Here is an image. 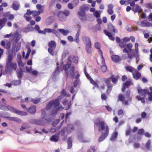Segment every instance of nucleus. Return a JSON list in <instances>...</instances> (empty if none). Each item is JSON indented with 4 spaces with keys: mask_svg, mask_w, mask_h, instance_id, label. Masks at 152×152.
I'll return each mask as SVG.
<instances>
[{
    "mask_svg": "<svg viewBox=\"0 0 152 152\" xmlns=\"http://www.w3.org/2000/svg\"><path fill=\"white\" fill-rule=\"evenodd\" d=\"M17 68V64L16 63L13 62H6L5 71L3 72V69H1L0 77L2 75H5L6 73H11L12 70L16 71Z\"/></svg>",
    "mask_w": 152,
    "mask_h": 152,
    "instance_id": "nucleus-1",
    "label": "nucleus"
},
{
    "mask_svg": "<svg viewBox=\"0 0 152 152\" xmlns=\"http://www.w3.org/2000/svg\"><path fill=\"white\" fill-rule=\"evenodd\" d=\"M98 127L99 130L104 134L108 135L109 134V128L108 125L104 121H99L96 123Z\"/></svg>",
    "mask_w": 152,
    "mask_h": 152,
    "instance_id": "nucleus-2",
    "label": "nucleus"
},
{
    "mask_svg": "<svg viewBox=\"0 0 152 152\" xmlns=\"http://www.w3.org/2000/svg\"><path fill=\"white\" fill-rule=\"evenodd\" d=\"M63 69L66 71V74L67 76H70L72 77H74L75 73L74 66H71L70 64L68 63L63 66Z\"/></svg>",
    "mask_w": 152,
    "mask_h": 152,
    "instance_id": "nucleus-3",
    "label": "nucleus"
},
{
    "mask_svg": "<svg viewBox=\"0 0 152 152\" xmlns=\"http://www.w3.org/2000/svg\"><path fill=\"white\" fill-rule=\"evenodd\" d=\"M70 14L69 11L67 10H64L63 11H60L58 13V15L59 20L62 21H65L67 17Z\"/></svg>",
    "mask_w": 152,
    "mask_h": 152,
    "instance_id": "nucleus-4",
    "label": "nucleus"
},
{
    "mask_svg": "<svg viewBox=\"0 0 152 152\" xmlns=\"http://www.w3.org/2000/svg\"><path fill=\"white\" fill-rule=\"evenodd\" d=\"M101 83L100 84V86L99 88L101 90H104L106 86L110 85V78H103L101 79Z\"/></svg>",
    "mask_w": 152,
    "mask_h": 152,
    "instance_id": "nucleus-5",
    "label": "nucleus"
},
{
    "mask_svg": "<svg viewBox=\"0 0 152 152\" xmlns=\"http://www.w3.org/2000/svg\"><path fill=\"white\" fill-rule=\"evenodd\" d=\"M60 105V103L58 99H56L54 101H51L46 107V109L47 110H49L54 107V109L56 108H57Z\"/></svg>",
    "mask_w": 152,
    "mask_h": 152,
    "instance_id": "nucleus-6",
    "label": "nucleus"
},
{
    "mask_svg": "<svg viewBox=\"0 0 152 152\" xmlns=\"http://www.w3.org/2000/svg\"><path fill=\"white\" fill-rule=\"evenodd\" d=\"M29 122L31 123L36 125L44 126L45 125V122L42 120H37L32 119L29 121Z\"/></svg>",
    "mask_w": 152,
    "mask_h": 152,
    "instance_id": "nucleus-7",
    "label": "nucleus"
},
{
    "mask_svg": "<svg viewBox=\"0 0 152 152\" xmlns=\"http://www.w3.org/2000/svg\"><path fill=\"white\" fill-rule=\"evenodd\" d=\"M136 24L142 27H150L152 26L151 23L145 20H144L140 23V21L136 22Z\"/></svg>",
    "mask_w": 152,
    "mask_h": 152,
    "instance_id": "nucleus-8",
    "label": "nucleus"
},
{
    "mask_svg": "<svg viewBox=\"0 0 152 152\" xmlns=\"http://www.w3.org/2000/svg\"><path fill=\"white\" fill-rule=\"evenodd\" d=\"M77 16L82 21H86L87 18L85 12L79 11L77 13Z\"/></svg>",
    "mask_w": 152,
    "mask_h": 152,
    "instance_id": "nucleus-9",
    "label": "nucleus"
},
{
    "mask_svg": "<svg viewBox=\"0 0 152 152\" xmlns=\"http://www.w3.org/2000/svg\"><path fill=\"white\" fill-rule=\"evenodd\" d=\"M139 46V44L137 43H136L135 44L134 47L135 49L134 51L135 52L134 57L136 58V61L137 62H138L140 61V54L138 53L139 49L138 47Z\"/></svg>",
    "mask_w": 152,
    "mask_h": 152,
    "instance_id": "nucleus-10",
    "label": "nucleus"
},
{
    "mask_svg": "<svg viewBox=\"0 0 152 152\" xmlns=\"http://www.w3.org/2000/svg\"><path fill=\"white\" fill-rule=\"evenodd\" d=\"M138 94L141 96H145V95L148 93L149 90L147 89H142L139 86L137 88Z\"/></svg>",
    "mask_w": 152,
    "mask_h": 152,
    "instance_id": "nucleus-11",
    "label": "nucleus"
},
{
    "mask_svg": "<svg viewBox=\"0 0 152 152\" xmlns=\"http://www.w3.org/2000/svg\"><path fill=\"white\" fill-rule=\"evenodd\" d=\"M94 46L95 48L98 50L99 53V54L101 56L102 58V62L103 63H104V59L102 55V52L100 49V44L98 42H96L94 44Z\"/></svg>",
    "mask_w": 152,
    "mask_h": 152,
    "instance_id": "nucleus-12",
    "label": "nucleus"
},
{
    "mask_svg": "<svg viewBox=\"0 0 152 152\" xmlns=\"http://www.w3.org/2000/svg\"><path fill=\"white\" fill-rule=\"evenodd\" d=\"M85 73L87 78L90 80L91 83L94 86L97 88H99V86L98 84L96 83L95 81H94L90 77V76L85 71Z\"/></svg>",
    "mask_w": 152,
    "mask_h": 152,
    "instance_id": "nucleus-13",
    "label": "nucleus"
},
{
    "mask_svg": "<svg viewBox=\"0 0 152 152\" xmlns=\"http://www.w3.org/2000/svg\"><path fill=\"white\" fill-rule=\"evenodd\" d=\"M126 45V48H125L123 49V52L128 53L129 51H131L133 45L132 43H129Z\"/></svg>",
    "mask_w": 152,
    "mask_h": 152,
    "instance_id": "nucleus-14",
    "label": "nucleus"
},
{
    "mask_svg": "<svg viewBox=\"0 0 152 152\" xmlns=\"http://www.w3.org/2000/svg\"><path fill=\"white\" fill-rule=\"evenodd\" d=\"M132 75L133 78L137 80H139L141 76V73L136 69L135 70V71L133 73Z\"/></svg>",
    "mask_w": 152,
    "mask_h": 152,
    "instance_id": "nucleus-15",
    "label": "nucleus"
},
{
    "mask_svg": "<svg viewBox=\"0 0 152 152\" xmlns=\"http://www.w3.org/2000/svg\"><path fill=\"white\" fill-rule=\"evenodd\" d=\"M82 40L83 42L86 44V46L91 45L90 39L88 37H82Z\"/></svg>",
    "mask_w": 152,
    "mask_h": 152,
    "instance_id": "nucleus-16",
    "label": "nucleus"
},
{
    "mask_svg": "<svg viewBox=\"0 0 152 152\" xmlns=\"http://www.w3.org/2000/svg\"><path fill=\"white\" fill-rule=\"evenodd\" d=\"M12 37L14 38H15V41L16 43H17L21 38V36L17 31H15L12 35Z\"/></svg>",
    "mask_w": 152,
    "mask_h": 152,
    "instance_id": "nucleus-17",
    "label": "nucleus"
},
{
    "mask_svg": "<svg viewBox=\"0 0 152 152\" xmlns=\"http://www.w3.org/2000/svg\"><path fill=\"white\" fill-rule=\"evenodd\" d=\"M68 60L70 62H73L75 63H77L78 58L74 55H72L69 56L68 58Z\"/></svg>",
    "mask_w": 152,
    "mask_h": 152,
    "instance_id": "nucleus-18",
    "label": "nucleus"
},
{
    "mask_svg": "<svg viewBox=\"0 0 152 152\" xmlns=\"http://www.w3.org/2000/svg\"><path fill=\"white\" fill-rule=\"evenodd\" d=\"M20 7V5L19 3L17 1H15L12 3V8L15 11L18 10Z\"/></svg>",
    "mask_w": 152,
    "mask_h": 152,
    "instance_id": "nucleus-19",
    "label": "nucleus"
},
{
    "mask_svg": "<svg viewBox=\"0 0 152 152\" xmlns=\"http://www.w3.org/2000/svg\"><path fill=\"white\" fill-rule=\"evenodd\" d=\"M27 110L30 113L34 114L35 113L36 111V107L35 105L31 106Z\"/></svg>",
    "mask_w": 152,
    "mask_h": 152,
    "instance_id": "nucleus-20",
    "label": "nucleus"
},
{
    "mask_svg": "<svg viewBox=\"0 0 152 152\" xmlns=\"http://www.w3.org/2000/svg\"><path fill=\"white\" fill-rule=\"evenodd\" d=\"M64 109L63 107L61 106H58L57 108H56L51 113V115H55L57 114V111L58 110H62Z\"/></svg>",
    "mask_w": 152,
    "mask_h": 152,
    "instance_id": "nucleus-21",
    "label": "nucleus"
},
{
    "mask_svg": "<svg viewBox=\"0 0 152 152\" xmlns=\"http://www.w3.org/2000/svg\"><path fill=\"white\" fill-rule=\"evenodd\" d=\"M111 58L113 61L117 62L120 61L121 59L120 57L118 55H113L111 56Z\"/></svg>",
    "mask_w": 152,
    "mask_h": 152,
    "instance_id": "nucleus-22",
    "label": "nucleus"
},
{
    "mask_svg": "<svg viewBox=\"0 0 152 152\" xmlns=\"http://www.w3.org/2000/svg\"><path fill=\"white\" fill-rule=\"evenodd\" d=\"M51 141L54 142H57L58 140V134H55L52 136L50 138Z\"/></svg>",
    "mask_w": 152,
    "mask_h": 152,
    "instance_id": "nucleus-23",
    "label": "nucleus"
},
{
    "mask_svg": "<svg viewBox=\"0 0 152 152\" xmlns=\"http://www.w3.org/2000/svg\"><path fill=\"white\" fill-rule=\"evenodd\" d=\"M125 69L126 71L132 72V74L136 70L135 69L130 66H128L125 67Z\"/></svg>",
    "mask_w": 152,
    "mask_h": 152,
    "instance_id": "nucleus-24",
    "label": "nucleus"
},
{
    "mask_svg": "<svg viewBox=\"0 0 152 152\" xmlns=\"http://www.w3.org/2000/svg\"><path fill=\"white\" fill-rule=\"evenodd\" d=\"M6 118L10 121H15L18 122H20L21 121L20 119L15 117H6Z\"/></svg>",
    "mask_w": 152,
    "mask_h": 152,
    "instance_id": "nucleus-25",
    "label": "nucleus"
},
{
    "mask_svg": "<svg viewBox=\"0 0 152 152\" xmlns=\"http://www.w3.org/2000/svg\"><path fill=\"white\" fill-rule=\"evenodd\" d=\"M48 45L50 48L55 49L56 47V44L54 41H51L48 43Z\"/></svg>",
    "mask_w": 152,
    "mask_h": 152,
    "instance_id": "nucleus-26",
    "label": "nucleus"
},
{
    "mask_svg": "<svg viewBox=\"0 0 152 152\" xmlns=\"http://www.w3.org/2000/svg\"><path fill=\"white\" fill-rule=\"evenodd\" d=\"M119 77H119L118 76H117L115 77L114 75H113L112 76L110 79H111V80L113 83L115 84L117 82L118 79Z\"/></svg>",
    "mask_w": 152,
    "mask_h": 152,
    "instance_id": "nucleus-27",
    "label": "nucleus"
},
{
    "mask_svg": "<svg viewBox=\"0 0 152 152\" xmlns=\"http://www.w3.org/2000/svg\"><path fill=\"white\" fill-rule=\"evenodd\" d=\"M104 31L105 34L108 37H109V39H111L112 40H114L115 38L114 37L112 36L111 33L107 32L106 30H104Z\"/></svg>",
    "mask_w": 152,
    "mask_h": 152,
    "instance_id": "nucleus-28",
    "label": "nucleus"
},
{
    "mask_svg": "<svg viewBox=\"0 0 152 152\" xmlns=\"http://www.w3.org/2000/svg\"><path fill=\"white\" fill-rule=\"evenodd\" d=\"M108 29L110 31L115 32L116 31V30L115 29L114 26L111 24H109L108 25Z\"/></svg>",
    "mask_w": 152,
    "mask_h": 152,
    "instance_id": "nucleus-29",
    "label": "nucleus"
},
{
    "mask_svg": "<svg viewBox=\"0 0 152 152\" xmlns=\"http://www.w3.org/2000/svg\"><path fill=\"white\" fill-rule=\"evenodd\" d=\"M134 12H138L141 13L142 12V10L141 7L138 5H136V7L134 10H133Z\"/></svg>",
    "mask_w": 152,
    "mask_h": 152,
    "instance_id": "nucleus-30",
    "label": "nucleus"
},
{
    "mask_svg": "<svg viewBox=\"0 0 152 152\" xmlns=\"http://www.w3.org/2000/svg\"><path fill=\"white\" fill-rule=\"evenodd\" d=\"M118 133L116 132H114L111 134L110 140H113L115 139L117 137Z\"/></svg>",
    "mask_w": 152,
    "mask_h": 152,
    "instance_id": "nucleus-31",
    "label": "nucleus"
},
{
    "mask_svg": "<svg viewBox=\"0 0 152 152\" xmlns=\"http://www.w3.org/2000/svg\"><path fill=\"white\" fill-rule=\"evenodd\" d=\"M44 7V6H42L41 4H37L36 5V7L39 10V11L40 12H41V13H43L44 12V11L42 9V8Z\"/></svg>",
    "mask_w": 152,
    "mask_h": 152,
    "instance_id": "nucleus-32",
    "label": "nucleus"
},
{
    "mask_svg": "<svg viewBox=\"0 0 152 152\" xmlns=\"http://www.w3.org/2000/svg\"><path fill=\"white\" fill-rule=\"evenodd\" d=\"M72 138L71 137H69L68 139V148L70 149L72 148Z\"/></svg>",
    "mask_w": 152,
    "mask_h": 152,
    "instance_id": "nucleus-33",
    "label": "nucleus"
},
{
    "mask_svg": "<svg viewBox=\"0 0 152 152\" xmlns=\"http://www.w3.org/2000/svg\"><path fill=\"white\" fill-rule=\"evenodd\" d=\"M6 107L8 109V110H10L12 112L15 113H16V111L17 110H16L14 107L10 106H7Z\"/></svg>",
    "mask_w": 152,
    "mask_h": 152,
    "instance_id": "nucleus-34",
    "label": "nucleus"
},
{
    "mask_svg": "<svg viewBox=\"0 0 152 152\" xmlns=\"http://www.w3.org/2000/svg\"><path fill=\"white\" fill-rule=\"evenodd\" d=\"M13 59V57L11 53L9 54L8 55V57L6 62H12V61Z\"/></svg>",
    "mask_w": 152,
    "mask_h": 152,
    "instance_id": "nucleus-35",
    "label": "nucleus"
},
{
    "mask_svg": "<svg viewBox=\"0 0 152 152\" xmlns=\"http://www.w3.org/2000/svg\"><path fill=\"white\" fill-rule=\"evenodd\" d=\"M16 113L21 115H28V113L27 112L21 111L19 110L16 111Z\"/></svg>",
    "mask_w": 152,
    "mask_h": 152,
    "instance_id": "nucleus-36",
    "label": "nucleus"
},
{
    "mask_svg": "<svg viewBox=\"0 0 152 152\" xmlns=\"http://www.w3.org/2000/svg\"><path fill=\"white\" fill-rule=\"evenodd\" d=\"M107 89L106 93L107 94H109L111 91L112 89V86L111 84L107 86Z\"/></svg>",
    "mask_w": 152,
    "mask_h": 152,
    "instance_id": "nucleus-37",
    "label": "nucleus"
},
{
    "mask_svg": "<svg viewBox=\"0 0 152 152\" xmlns=\"http://www.w3.org/2000/svg\"><path fill=\"white\" fill-rule=\"evenodd\" d=\"M58 31L61 33H62L64 35H66L68 33H69V31L68 30H65L63 29H58Z\"/></svg>",
    "mask_w": 152,
    "mask_h": 152,
    "instance_id": "nucleus-38",
    "label": "nucleus"
},
{
    "mask_svg": "<svg viewBox=\"0 0 152 152\" xmlns=\"http://www.w3.org/2000/svg\"><path fill=\"white\" fill-rule=\"evenodd\" d=\"M101 13L100 11L96 10L93 12V15L96 18H98L100 17Z\"/></svg>",
    "mask_w": 152,
    "mask_h": 152,
    "instance_id": "nucleus-39",
    "label": "nucleus"
},
{
    "mask_svg": "<svg viewBox=\"0 0 152 152\" xmlns=\"http://www.w3.org/2000/svg\"><path fill=\"white\" fill-rule=\"evenodd\" d=\"M7 18H4L0 20V24L4 26L5 25V23L7 21Z\"/></svg>",
    "mask_w": 152,
    "mask_h": 152,
    "instance_id": "nucleus-40",
    "label": "nucleus"
},
{
    "mask_svg": "<svg viewBox=\"0 0 152 152\" xmlns=\"http://www.w3.org/2000/svg\"><path fill=\"white\" fill-rule=\"evenodd\" d=\"M105 134H104L103 133H102V135L99 138L98 140V141L99 142H101L107 136Z\"/></svg>",
    "mask_w": 152,
    "mask_h": 152,
    "instance_id": "nucleus-41",
    "label": "nucleus"
},
{
    "mask_svg": "<svg viewBox=\"0 0 152 152\" xmlns=\"http://www.w3.org/2000/svg\"><path fill=\"white\" fill-rule=\"evenodd\" d=\"M12 83L14 86L18 85L21 83L20 80L19 79V80H14L12 81Z\"/></svg>",
    "mask_w": 152,
    "mask_h": 152,
    "instance_id": "nucleus-42",
    "label": "nucleus"
},
{
    "mask_svg": "<svg viewBox=\"0 0 152 152\" xmlns=\"http://www.w3.org/2000/svg\"><path fill=\"white\" fill-rule=\"evenodd\" d=\"M41 13V12H40L37 11H32V14L33 16H37L39 15L40 13Z\"/></svg>",
    "mask_w": 152,
    "mask_h": 152,
    "instance_id": "nucleus-43",
    "label": "nucleus"
},
{
    "mask_svg": "<svg viewBox=\"0 0 152 152\" xmlns=\"http://www.w3.org/2000/svg\"><path fill=\"white\" fill-rule=\"evenodd\" d=\"M118 98L119 101L122 102H123L125 100V97L124 96L121 94H120L118 95Z\"/></svg>",
    "mask_w": 152,
    "mask_h": 152,
    "instance_id": "nucleus-44",
    "label": "nucleus"
},
{
    "mask_svg": "<svg viewBox=\"0 0 152 152\" xmlns=\"http://www.w3.org/2000/svg\"><path fill=\"white\" fill-rule=\"evenodd\" d=\"M136 99L138 101L140 100L142 103H144L145 101L144 98H141L139 96H137L136 97Z\"/></svg>",
    "mask_w": 152,
    "mask_h": 152,
    "instance_id": "nucleus-45",
    "label": "nucleus"
},
{
    "mask_svg": "<svg viewBox=\"0 0 152 152\" xmlns=\"http://www.w3.org/2000/svg\"><path fill=\"white\" fill-rule=\"evenodd\" d=\"M41 111L42 113L41 118H42L43 119L45 117L46 115V113L44 109H42L41 110Z\"/></svg>",
    "mask_w": 152,
    "mask_h": 152,
    "instance_id": "nucleus-46",
    "label": "nucleus"
},
{
    "mask_svg": "<svg viewBox=\"0 0 152 152\" xmlns=\"http://www.w3.org/2000/svg\"><path fill=\"white\" fill-rule=\"evenodd\" d=\"M104 62L105 61H104V63H103V62H102V63L103 65H104ZM101 70L103 72H105L107 71V67L106 66H105V65H103V66L101 67Z\"/></svg>",
    "mask_w": 152,
    "mask_h": 152,
    "instance_id": "nucleus-47",
    "label": "nucleus"
},
{
    "mask_svg": "<svg viewBox=\"0 0 152 152\" xmlns=\"http://www.w3.org/2000/svg\"><path fill=\"white\" fill-rule=\"evenodd\" d=\"M132 130L130 127H129L126 130V136L129 135L132 132Z\"/></svg>",
    "mask_w": 152,
    "mask_h": 152,
    "instance_id": "nucleus-48",
    "label": "nucleus"
},
{
    "mask_svg": "<svg viewBox=\"0 0 152 152\" xmlns=\"http://www.w3.org/2000/svg\"><path fill=\"white\" fill-rule=\"evenodd\" d=\"M23 72L22 70H20L17 73L18 77L19 79H20L22 77Z\"/></svg>",
    "mask_w": 152,
    "mask_h": 152,
    "instance_id": "nucleus-49",
    "label": "nucleus"
},
{
    "mask_svg": "<svg viewBox=\"0 0 152 152\" xmlns=\"http://www.w3.org/2000/svg\"><path fill=\"white\" fill-rule=\"evenodd\" d=\"M119 45L121 48H125L126 45V43L124 41H123L121 42H120L119 43Z\"/></svg>",
    "mask_w": 152,
    "mask_h": 152,
    "instance_id": "nucleus-50",
    "label": "nucleus"
},
{
    "mask_svg": "<svg viewBox=\"0 0 152 152\" xmlns=\"http://www.w3.org/2000/svg\"><path fill=\"white\" fill-rule=\"evenodd\" d=\"M91 45H87L86 46V51L88 53H91Z\"/></svg>",
    "mask_w": 152,
    "mask_h": 152,
    "instance_id": "nucleus-51",
    "label": "nucleus"
},
{
    "mask_svg": "<svg viewBox=\"0 0 152 152\" xmlns=\"http://www.w3.org/2000/svg\"><path fill=\"white\" fill-rule=\"evenodd\" d=\"M61 94L65 96H69L70 95L69 94H67L66 92L64 89H63L61 91Z\"/></svg>",
    "mask_w": 152,
    "mask_h": 152,
    "instance_id": "nucleus-52",
    "label": "nucleus"
},
{
    "mask_svg": "<svg viewBox=\"0 0 152 152\" xmlns=\"http://www.w3.org/2000/svg\"><path fill=\"white\" fill-rule=\"evenodd\" d=\"M87 9V7L84 5L81 6L80 8V11L85 12Z\"/></svg>",
    "mask_w": 152,
    "mask_h": 152,
    "instance_id": "nucleus-53",
    "label": "nucleus"
},
{
    "mask_svg": "<svg viewBox=\"0 0 152 152\" xmlns=\"http://www.w3.org/2000/svg\"><path fill=\"white\" fill-rule=\"evenodd\" d=\"M150 144V140H148L145 144V147L147 149H149Z\"/></svg>",
    "mask_w": 152,
    "mask_h": 152,
    "instance_id": "nucleus-54",
    "label": "nucleus"
},
{
    "mask_svg": "<svg viewBox=\"0 0 152 152\" xmlns=\"http://www.w3.org/2000/svg\"><path fill=\"white\" fill-rule=\"evenodd\" d=\"M79 28L77 32V33L76 35V37H79L80 35V30L81 28V26L80 25H78Z\"/></svg>",
    "mask_w": 152,
    "mask_h": 152,
    "instance_id": "nucleus-55",
    "label": "nucleus"
},
{
    "mask_svg": "<svg viewBox=\"0 0 152 152\" xmlns=\"http://www.w3.org/2000/svg\"><path fill=\"white\" fill-rule=\"evenodd\" d=\"M40 100V99L39 98H38L37 99H32L31 101L32 102L34 103L35 104H37L38 103Z\"/></svg>",
    "mask_w": 152,
    "mask_h": 152,
    "instance_id": "nucleus-56",
    "label": "nucleus"
},
{
    "mask_svg": "<svg viewBox=\"0 0 152 152\" xmlns=\"http://www.w3.org/2000/svg\"><path fill=\"white\" fill-rule=\"evenodd\" d=\"M60 68L58 66H57L56 68V70L55 72L53 73V74L54 75H56L58 74V73H59L60 72Z\"/></svg>",
    "mask_w": 152,
    "mask_h": 152,
    "instance_id": "nucleus-57",
    "label": "nucleus"
},
{
    "mask_svg": "<svg viewBox=\"0 0 152 152\" xmlns=\"http://www.w3.org/2000/svg\"><path fill=\"white\" fill-rule=\"evenodd\" d=\"M21 45V44L20 42H19L17 46L16 49V51L18 52L20 49Z\"/></svg>",
    "mask_w": 152,
    "mask_h": 152,
    "instance_id": "nucleus-58",
    "label": "nucleus"
},
{
    "mask_svg": "<svg viewBox=\"0 0 152 152\" xmlns=\"http://www.w3.org/2000/svg\"><path fill=\"white\" fill-rule=\"evenodd\" d=\"M26 71L27 72L31 74V72L32 70L31 67H28L27 66L26 67Z\"/></svg>",
    "mask_w": 152,
    "mask_h": 152,
    "instance_id": "nucleus-59",
    "label": "nucleus"
},
{
    "mask_svg": "<svg viewBox=\"0 0 152 152\" xmlns=\"http://www.w3.org/2000/svg\"><path fill=\"white\" fill-rule=\"evenodd\" d=\"M135 53V52H134L132 54H128V58H129L130 59H131L132 58H133L134 57Z\"/></svg>",
    "mask_w": 152,
    "mask_h": 152,
    "instance_id": "nucleus-60",
    "label": "nucleus"
},
{
    "mask_svg": "<svg viewBox=\"0 0 152 152\" xmlns=\"http://www.w3.org/2000/svg\"><path fill=\"white\" fill-rule=\"evenodd\" d=\"M144 130L143 129H140L137 132V134L139 135L144 134Z\"/></svg>",
    "mask_w": 152,
    "mask_h": 152,
    "instance_id": "nucleus-61",
    "label": "nucleus"
},
{
    "mask_svg": "<svg viewBox=\"0 0 152 152\" xmlns=\"http://www.w3.org/2000/svg\"><path fill=\"white\" fill-rule=\"evenodd\" d=\"M70 92L72 94H73L74 92V89L73 87L69 86L68 88Z\"/></svg>",
    "mask_w": 152,
    "mask_h": 152,
    "instance_id": "nucleus-62",
    "label": "nucleus"
},
{
    "mask_svg": "<svg viewBox=\"0 0 152 152\" xmlns=\"http://www.w3.org/2000/svg\"><path fill=\"white\" fill-rule=\"evenodd\" d=\"M107 98V97L105 94H103L101 95V98L103 100H106Z\"/></svg>",
    "mask_w": 152,
    "mask_h": 152,
    "instance_id": "nucleus-63",
    "label": "nucleus"
},
{
    "mask_svg": "<svg viewBox=\"0 0 152 152\" xmlns=\"http://www.w3.org/2000/svg\"><path fill=\"white\" fill-rule=\"evenodd\" d=\"M53 49V48H49L48 49V51L49 52V53L51 55H53V50H54V49Z\"/></svg>",
    "mask_w": 152,
    "mask_h": 152,
    "instance_id": "nucleus-64",
    "label": "nucleus"
}]
</instances>
